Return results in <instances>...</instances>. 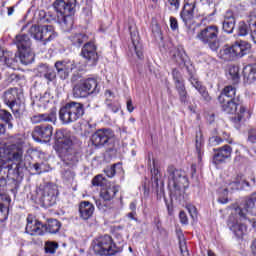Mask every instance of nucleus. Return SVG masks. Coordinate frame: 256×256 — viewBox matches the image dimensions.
Returning <instances> with one entry per match:
<instances>
[{
    "label": "nucleus",
    "mask_w": 256,
    "mask_h": 256,
    "mask_svg": "<svg viewBox=\"0 0 256 256\" xmlns=\"http://www.w3.org/2000/svg\"><path fill=\"white\" fill-rule=\"evenodd\" d=\"M9 159L12 161V164L7 166L3 165V160H0V173L3 169H8V171L13 170L18 177H21L25 171H27V162L23 158V144H12L9 146ZM7 184V180L3 176H0V187H3Z\"/></svg>",
    "instance_id": "obj_1"
},
{
    "label": "nucleus",
    "mask_w": 256,
    "mask_h": 256,
    "mask_svg": "<svg viewBox=\"0 0 256 256\" xmlns=\"http://www.w3.org/2000/svg\"><path fill=\"white\" fill-rule=\"evenodd\" d=\"M166 176L168 177V187L176 197H181L185 189L189 187V178L185 171L168 166Z\"/></svg>",
    "instance_id": "obj_2"
},
{
    "label": "nucleus",
    "mask_w": 256,
    "mask_h": 256,
    "mask_svg": "<svg viewBox=\"0 0 256 256\" xmlns=\"http://www.w3.org/2000/svg\"><path fill=\"white\" fill-rule=\"evenodd\" d=\"M85 115V106L79 102H68L59 110V119L63 125L75 123Z\"/></svg>",
    "instance_id": "obj_3"
},
{
    "label": "nucleus",
    "mask_w": 256,
    "mask_h": 256,
    "mask_svg": "<svg viewBox=\"0 0 256 256\" xmlns=\"http://www.w3.org/2000/svg\"><path fill=\"white\" fill-rule=\"evenodd\" d=\"M251 51V45L246 41H236L232 46L225 45L220 49L218 57L223 61H235L237 57H244Z\"/></svg>",
    "instance_id": "obj_4"
},
{
    "label": "nucleus",
    "mask_w": 256,
    "mask_h": 256,
    "mask_svg": "<svg viewBox=\"0 0 256 256\" xmlns=\"http://www.w3.org/2000/svg\"><path fill=\"white\" fill-rule=\"evenodd\" d=\"M178 59L182 61L184 67H186L187 73L189 75V81L192 85V87L195 88L196 91L200 93L202 98L209 102L211 101V96H209V92H207V88L203 86L201 81H199V78H197V75L195 74V66L191 64V61L187 58V54H178Z\"/></svg>",
    "instance_id": "obj_5"
},
{
    "label": "nucleus",
    "mask_w": 256,
    "mask_h": 256,
    "mask_svg": "<svg viewBox=\"0 0 256 256\" xmlns=\"http://www.w3.org/2000/svg\"><path fill=\"white\" fill-rule=\"evenodd\" d=\"M93 250L96 255L113 256L123 251L122 247H118L113 238L109 235L99 237L94 241Z\"/></svg>",
    "instance_id": "obj_6"
},
{
    "label": "nucleus",
    "mask_w": 256,
    "mask_h": 256,
    "mask_svg": "<svg viewBox=\"0 0 256 256\" xmlns=\"http://www.w3.org/2000/svg\"><path fill=\"white\" fill-rule=\"evenodd\" d=\"M29 34L35 41H40L43 45H47L50 41H55L58 35L52 25H32L29 29Z\"/></svg>",
    "instance_id": "obj_7"
},
{
    "label": "nucleus",
    "mask_w": 256,
    "mask_h": 256,
    "mask_svg": "<svg viewBox=\"0 0 256 256\" xmlns=\"http://www.w3.org/2000/svg\"><path fill=\"white\" fill-rule=\"evenodd\" d=\"M197 39L207 45L211 51L219 49V28L217 26H208L197 34Z\"/></svg>",
    "instance_id": "obj_8"
},
{
    "label": "nucleus",
    "mask_w": 256,
    "mask_h": 256,
    "mask_svg": "<svg viewBox=\"0 0 256 256\" xmlns=\"http://www.w3.org/2000/svg\"><path fill=\"white\" fill-rule=\"evenodd\" d=\"M220 104L224 113H228L230 115L235 114V116L231 118L233 123H241V120L245 115V107L241 105V100L229 99L224 100V102H220Z\"/></svg>",
    "instance_id": "obj_9"
},
{
    "label": "nucleus",
    "mask_w": 256,
    "mask_h": 256,
    "mask_svg": "<svg viewBox=\"0 0 256 256\" xmlns=\"http://www.w3.org/2000/svg\"><path fill=\"white\" fill-rule=\"evenodd\" d=\"M57 195H59L57 185L47 183L44 188L38 192V199L44 207H53V205L57 203Z\"/></svg>",
    "instance_id": "obj_10"
},
{
    "label": "nucleus",
    "mask_w": 256,
    "mask_h": 256,
    "mask_svg": "<svg viewBox=\"0 0 256 256\" xmlns=\"http://www.w3.org/2000/svg\"><path fill=\"white\" fill-rule=\"evenodd\" d=\"M234 213L244 221L247 220V215L256 217V196L246 198L239 206L234 208Z\"/></svg>",
    "instance_id": "obj_11"
},
{
    "label": "nucleus",
    "mask_w": 256,
    "mask_h": 256,
    "mask_svg": "<svg viewBox=\"0 0 256 256\" xmlns=\"http://www.w3.org/2000/svg\"><path fill=\"white\" fill-rule=\"evenodd\" d=\"M115 134L111 129H99L97 130L91 137L92 145L95 147H105V145H109Z\"/></svg>",
    "instance_id": "obj_12"
},
{
    "label": "nucleus",
    "mask_w": 256,
    "mask_h": 256,
    "mask_svg": "<svg viewBox=\"0 0 256 256\" xmlns=\"http://www.w3.org/2000/svg\"><path fill=\"white\" fill-rule=\"evenodd\" d=\"M32 137L38 143H49L53 137V126L51 124L36 126L32 132Z\"/></svg>",
    "instance_id": "obj_13"
},
{
    "label": "nucleus",
    "mask_w": 256,
    "mask_h": 256,
    "mask_svg": "<svg viewBox=\"0 0 256 256\" xmlns=\"http://www.w3.org/2000/svg\"><path fill=\"white\" fill-rule=\"evenodd\" d=\"M81 55L85 58L88 67H95L99 61V54H97V46L94 43H86L81 51Z\"/></svg>",
    "instance_id": "obj_14"
},
{
    "label": "nucleus",
    "mask_w": 256,
    "mask_h": 256,
    "mask_svg": "<svg viewBox=\"0 0 256 256\" xmlns=\"http://www.w3.org/2000/svg\"><path fill=\"white\" fill-rule=\"evenodd\" d=\"M172 77L174 79V83L176 85L177 92L180 97L181 103L187 105L189 103V95H187V90L185 89V83L183 81V76L181 72L177 69L172 70Z\"/></svg>",
    "instance_id": "obj_15"
},
{
    "label": "nucleus",
    "mask_w": 256,
    "mask_h": 256,
    "mask_svg": "<svg viewBox=\"0 0 256 256\" xmlns=\"http://www.w3.org/2000/svg\"><path fill=\"white\" fill-rule=\"evenodd\" d=\"M4 103H6L14 113H19V105L21 99L19 98V89L10 88L4 93Z\"/></svg>",
    "instance_id": "obj_16"
},
{
    "label": "nucleus",
    "mask_w": 256,
    "mask_h": 256,
    "mask_svg": "<svg viewBox=\"0 0 256 256\" xmlns=\"http://www.w3.org/2000/svg\"><path fill=\"white\" fill-rule=\"evenodd\" d=\"M77 0H56L53 7L60 15H75Z\"/></svg>",
    "instance_id": "obj_17"
},
{
    "label": "nucleus",
    "mask_w": 256,
    "mask_h": 256,
    "mask_svg": "<svg viewBox=\"0 0 256 256\" xmlns=\"http://www.w3.org/2000/svg\"><path fill=\"white\" fill-rule=\"evenodd\" d=\"M196 5L197 0H184V7L180 13V16L186 27H189L193 22Z\"/></svg>",
    "instance_id": "obj_18"
},
{
    "label": "nucleus",
    "mask_w": 256,
    "mask_h": 256,
    "mask_svg": "<svg viewBox=\"0 0 256 256\" xmlns=\"http://www.w3.org/2000/svg\"><path fill=\"white\" fill-rule=\"evenodd\" d=\"M54 67L57 71V75L62 81L69 78V74L75 69V62L70 60H59L56 61Z\"/></svg>",
    "instance_id": "obj_19"
},
{
    "label": "nucleus",
    "mask_w": 256,
    "mask_h": 256,
    "mask_svg": "<svg viewBox=\"0 0 256 256\" xmlns=\"http://www.w3.org/2000/svg\"><path fill=\"white\" fill-rule=\"evenodd\" d=\"M55 143L59 149L62 151L71 150V145H73V140L71 136L65 130H57L54 136Z\"/></svg>",
    "instance_id": "obj_20"
},
{
    "label": "nucleus",
    "mask_w": 256,
    "mask_h": 256,
    "mask_svg": "<svg viewBox=\"0 0 256 256\" xmlns=\"http://www.w3.org/2000/svg\"><path fill=\"white\" fill-rule=\"evenodd\" d=\"M45 224L41 223V221L37 219H33V217L28 216L27 225H26V233L33 237H37L40 235H45Z\"/></svg>",
    "instance_id": "obj_21"
},
{
    "label": "nucleus",
    "mask_w": 256,
    "mask_h": 256,
    "mask_svg": "<svg viewBox=\"0 0 256 256\" xmlns=\"http://www.w3.org/2000/svg\"><path fill=\"white\" fill-rule=\"evenodd\" d=\"M228 227L238 239L243 238V235L247 233V225L239 222L234 215L229 216Z\"/></svg>",
    "instance_id": "obj_22"
},
{
    "label": "nucleus",
    "mask_w": 256,
    "mask_h": 256,
    "mask_svg": "<svg viewBox=\"0 0 256 256\" xmlns=\"http://www.w3.org/2000/svg\"><path fill=\"white\" fill-rule=\"evenodd\" d=\"M251 33V38L256 44V20L254 22H249V24L245 23L244 21L239 22L238 24V36L239 37H246Z\"/></svg>",
    "instance_id": "obj_23"
},
{
    "label": "nucleus",
    "mask_w": 256,
    "mask_h": 256,
    "mask_svg": "<svg viewBox=\"0 0 256 256\" xmlns=\"http://www.w3.org/2000/svg\"><path fill=\"white\" fill-rule=\"evenodd\" d=\"M217 151L213 156V163L215 165H221V163H225L226 159L231 158V153H233V148L229 145H224L223 147L218 148Z\"/></svg>",
    "instance_id": "obj_24"
},
{
    "label": "nucleus",
    "mask_w": 256,
    "mask_h": 256,
    "mask_svg": "<svg viewBox=\"0 0 256 256\" xmlns=\"http://www.w3.org/2000/svg\"><path fill=\"white\" fill-rule=\"evenodd\" d=\"M153 167V170H151L152 187H155L156 189L157 199H163L165 195V190L163 189V182H160L159 185V179H161V174L159 173V169L155 168V161H153Z\"/></svg>",
    "instance_id": "obj_25"
},
{
    "label": "nucleus",
    "mask_w": 256,
    "mask_h": 256,
    "mask_svg": "<svg viewBox=\"0 0 256 256\" xmlns=\"http://www.w3.org/2000/svg\"><path fill=\"white\" fill-rule=\"evenodd\" d=\"M117 193H119V186L108 183L101 188L100 199H103V201H111L115 199Z\"/></svg>",
    "instance_id": "obj_26"
},
{
    "label": "nucleus",
    "mask_w": 256,
    "mask_h": 256,
    "mask_svg": "<svg viewBox=\"0 0 256 256\" xmlns=\"http://www.w3.org/2000/svg\"><path fill=\"white\" fill-rule=\"evenodd\" d=\"M93 213H95V206L91 204L89 201H82L79 204V215L83 221H87L93 217Z\"/></svg>",
    "instance_id": "obj_27"
},
{
    "label": "nucleus",
    "mask_w": 256,
    "mask_h": 256,
    "mask_svg": "<svg viewBox=\"0 0 256 256\" xmlns=\"http://www.w3.org/2000/svg\"><path fill=\"white\" fill-rule=\"evenodd\" d=\"M232 99L233 101H241L239 95H237V88L234 86H226L218 97L219 103L225 102V100Z\"/></svg>",
    "instance_id": "obj_28"
},
{
    "label": "nucleus",
    "mask_w": 256,
    "mask_h": 256,
    "mask_svg": "<svg viewBox=\"0 0 256 256\" xmlns=\"http://www.w3.org/2000/svg\"><path fill=\"white\" fill-rule=\"evenodd\" d=\"M249 187V182L243 179V174H238L231 182L228 184V187L224 189L225 193L229 191H239L243 187Z\"/></svg>",
    "instance_id": "obj_29"
},
{
    "label": "nucleus",
    "mask_w": 256,
    "mask_h": 256,
    "mask_svg": "<svg viewBox=\"0 0 256 256\" xmlns=\"http://www.w3.org/2000/svg\"><path fill=\"white\" fill-rule=\"evenodd\" d=\"M14 45H16L18 51H23L25 49H31V38L27 34H19L13 40Z\"/></svg>",
    "instance_id": "obj_30"
},
{
    "label": "nucleus",
    "mask_w": 256,
    "mask_h": 256,
    "mask_svg": "<svg viewBox=\"0 0 256 256\" xmlns=\"http://www.w3.org/2000/svg\"><path fill=\"white\" fill-rule=\"evenodd\" d=\"M55 113H49V114H35L32 117H30L31 123L33 125H37L39 123H53L55 121Z\"/></svg>",
    "instance_id": "obj_31"
},
{
    "label": "nucleus",
    "mask_w": 256,
    "mask_h": 256,
    "mask_svg": "<svg viewBox=\"0 0 256 256\" xmlns=\"http://www.w3.org/2000/svg\"><path fill=\"white\" fill-rule=\"evenodd\" d=\"M18 53H19L18 59L22 63V65H31V63L35 61V54L31 50V48L18 50Z\"/></svg>",
    "instance_id": "obj_32"
},
{
    "label": "nucleus",
    "mask_w": 256,
    "mask_h": 256,
    "mask_svg": "<svg viewBox=\"0 0 256 256\" xmlns=\"http://www.w3.org/2000/svg\"><path fill=\"white\" fill-rule=\"evenodd\" d=\"M38 73H40L41 77L47 79V81H54L57 77V72L53 70V68L49 67L47 64H42L38 68Z\"/></svg>",
    "instance_id": "obj_33"
},
{
    "label": "nucleus",
    "mask_w": 256,
    "mask_h": 256,
    "mask_svg": "<svg viewBox=\"0 0 256 256\" xmlns=\"http://www.w3.org/2000/svg\"><path fill=\"white\" fill-rule=\"evenodd\" d=\"M84 86L86 87V91L88 95H97L99 91H101V87H99V82L95 78H88L83 81Z\"/></svg>",
    "instance_id": "obj_34"
},
{
    "label": "nucleus",
    "mask_w": 256,
    "mask_h": 256,
    "mask_svg": "<svg viewBox=\"0 0 256 256\" xmlns=\"http://www.w3.org/2000/svg\"><path fill=\"white\" fill-rule=\"evenodd\" d=\"M130 37L132 39V45L138 59H143V45L139 42V35L135 31H131V26H129Z\"/></svg>",
    "instance_id": "obj_35"
},
{
    "label": "nucleus",
    "mask_w": 256,
    "mask_h": 256,
    "mask_svg": "<svg viewBox=\"0 0 256 256\" xmlns=\"http://www.w3.org/2000/svg\"><path fill=\"white\" fill-rule=\"evenodd\" d=\"M72 95L75 97V99H83L85 97H89V92H87V88L84 82H80L74 85Z\"/></svg>",
    "instance_id": "obj_36"
},
{
    "label": "nucleus",
    "mask_w": 256,
    "mask_h": 256,
    "mask_svg": "<svg viewBox=\"0 0 256 256\" xmlns=\"http://www.w3.org/2000/svg\"><path fill=\"white\" fill-rule=\"evenodd\" d=\"M61 229V222L57 219H49L47 224H44V230L46 233H51L52 235H55L56 233H59V230Z\"/></svg>",
    "instance_id": "obj_37"
},
{
    "label": "nucleus",
    "mask_w": 256,
    "mask_h": 256,
    "mask_svg": "<svg viewBox=\"0 0 256 256\" xmlns=\"http://www.w3.org/2000/svg\"><path fill=\"white\" fill-rule=\"evenodd\" d=\"M18 59L17 54L6 51L2 56V64L7 65V67H15V63H17Z\"/></svg>",
    "instance_id": "obj_38"
},
{
    "label": "nucleus",
    "mask_w": 256,
    "mask_h": 256,
    "mask_svg": "<svg viewBox=\"0 0 256 256\" xmlns=\"http://www.w3.org/2000/svg\"><path fill=\"white\" fill-rule=\"evenodd\" d=\"M243 76L249 83L256 80V65H248L243 69Z\"/></svg>",
    "instance_id": "obj_39"
},
{
    "label": "nucleus",
    "mask_w": 256,
    "mask_h": 256,
    "mask_svg": "<svg viewBox=\"0 0 256 256\" xmlns=\"http://www.w3.org/2000/svg\"><path fill=\"white\" fill-rule=\"evenodd\" d=\"M73 14H62L61 27L64 31H71L73 29Z\"/></svg>",
    "instance_id": "obj_40"
},
{
    "label": "nucleus",
    "mask_w": 256,
    "mask_h": 256,
    "mask_svg": "<svg viewBox=\"0 0 256 256\" xmlns=\"http://www.w3.org/2000/svg\"><path fill=\"white\" fill-rule=\"evenodd\" d=\"M88 39L89 37H87V35L83 33L72 34L70 36V41L75 47H81V45H83V43H85V41H87Z\"/></svg>",
    "instance_id": "obj_41"
},
{
    "label": "nucleus",
    "mask_w": 256,
    "mask_h": 256,
    "mask_svg": "<svg viewBox=\"0 0 256 256\" xmlns=\"http://www.w3.org/2000/svg\"><path fill=\"white\" fill-rule=\"evenodd\" d=\"M228 79H231L234 85H237L239 83V66L232 65L228 69Z\"/></svg>",
    "instance_id": "obj_42"
},
{
    "label": "nucleus",
    "mask_w": 256,
    "mask_h": 256,
    "mask_svg": "<svg viewBox=\"0 0 256 256\" xmlns=\"http://www.w3.org/2000/svg\"><path fill=\"white\" fill-rule=\"evenodd\" d=\"M235 29V17L233 16H228L224 19V22H223V31L225 33H233Z\"/></svg>",
    "instance_id": "obj_43"
},
{
    "label": "nucleus",
    "mask_w": 256,
    "mask_h": 256,
    "mask_svg": "<svg viewBox=\"0 0 256 256\" xmlns=\"http://www.w3.org/2000/svg\"><path fill=\"white\" fill-rule=\"evenodd\" d=\"M196 153L198 155V160L201 161V157L203 156V145L205 141L203 140V135L201 133L196 134Z\"/></svg>",
    "instance_id": "obj_44"
},
{
    "label": "nucleus",
    "mask_w": 256,
    "mask_h": 256,
    "mask_svg": "<svg viewBox=\"0 0 256 256\" xmlns=\"http://www.w3.org/2000/svg\"><path fill=\"white\" fill-rule=\"evenodd\" d=\"M0 119L4 121V123L8 124V129H13V115L9 113L7 110H0Z\"/></svg>",
    "instance_id": "obj_45"
},
{
    "label": "nucleus",
    "mask_w": 256,
    "mask_h": 256,
    "mask_svg": "<svg viewBox=\"0 0 256 256\" xmlns=\"http://www.w3.org/2000/svg\"><path fill=\"white\" fill-rule=\"evenodd\" d=\"M152 34L156 41H163V33L161 32V27L157 23V21H153L151 25Z\"/></svg>",
    "instance_id": "obj_46"
},
{
    "label": "nucleus",
    "mask_w": 256,
    "mask_h": 256,
    "mask_svg": "<svg viewBox=\"0 0 256 256\" xmlns=\"http://www.w3.org/2000/svg\"><path fill=\"white\" fill-rule=\"evenodd\" d=\"M62 152L64 153V159L65 161H68V165H75V163H77L79 160L77 159V156H75V154H73V149H71L69 151L66 150H62Z\"/></svg>",
    "instance_id": "obj_47"
},
{
    "label": "nucleus",
    "mask_w": 256,
    "mask_h": 256,
    "mask_svg": "<svg viewBox=\"0 0 256 256\" xmlns=\"http://www.w3.org/2000/svg\"><path fill=\"white\" fill-rule=\"evenodd\" d=\"M106 108L112 113H118L119 109H121V105L117 102H112L111 99H106Z\"/></svg>",
    "instance_id": "obj_48"
},
{
    "label": "nucleus",
    "mask_w": 256,
    "mask_h": 256,
    "mask_svg": "<svg viewBox=\"0 0 256 256\" xmlns=\"http://www.w3.org/2000/svg\"><path fill=\"white\" fill-rule=\"evenodd\" d=\"M57 249H59V244L57 242L48 241L45 243V253H50V255H53Z\"/></svg>",
    "instance_id": "obj_49"
},
{
    "label": "nucleus",
    "mask_w": 256,
    "mask_h": 256,
    "mask_svg": "<svg viewBox=\"0 0 256 256\" xmlns=\"http://www.w3.org/2000/svg\"><path fill=\"white\" fill-rule=\"evenodd\" d=\"M106 181L107 180L105 179V177H103V175L99 174L92 179V185L94 187H105Z\"/></svg>",
    "instance_id": "obj_50"
},
{
    "label": "nucleus",
    "mask_w": 256,
    "mask_h": 256,
    "mask_svg": "<svg viewBox=\"0 0 256 256\" xmlns=\"http://www.w3.org/2000/svg\"><path fill=\"white\" fill-rule=\"evenodd\" d=\"M62 177L65 181H73L75 179V172L71 171L70 169L64 170L62 172Z\"/></svg>",
    "instance_id": "obj_51"
},
{
    "label": "nucleus",
    "mask_w": 256,
    "mask_h": 256,
    "mask_svg": "<svg viewBox=\"0 0 256 256\" xmlns=\"http://www.w3.org/2000/svg\"><path fill=\"white\" fill-rule=\"evenodd\" d=\"M221 143H223V138L219 136H212L209 138V145H211V147H217V145H221Z\"/></svg>",
    "instance_id": "obj_52"
},
{
    "label": "nucleus",
    "mask_w": 256,
    "mask_h": 256,
    "mask_svg": "<svg viewBox=\"0 0 256 256\" xmlns=\"http://www.w3.org/2000/svg\"><path fill=\"white\" fill-rule=\"evenodd\" d=\"M19 80H21V75L15 73L9 74L7 77L9 83H17Z\"/></svg>",
    "instance_id": "obj_53"
},
{
    "label": "nucleus",
    "mask_w": 256,
    "mask_h": 256,
    "mask_svg": "<svg viewBox=\"0 0 256 256\" xmlns=\"http://www.w3.org/2000/svg\"><path fill=\"white\" fill-rule=\"evenodd\" d=\"M179 219L182 225H189V218L187 217V213H185V211H180Z\"/></svg>",
    "instance_id": "obj_54"
},
{
    "label": "nucleus",
    "mask_w": 256,
    "mask_h": 256,
    "mask_svg": "<svg viewBox=\"0 0 256 256\" xmlns=\"http://www.w3.org/2000/svg\"><path fill=\"white\" fill-rule=\"evenodd\" d=\"M170 27L172 31H177V29H179V23L177 22V18L173 16L170 17Z\"/></svg>",
    "instance_id": "obj_55"
},
{
    "label": "nucleus",
    "mask_w": 256,
    "mask_h": 256,
    "mask_svg": "<svg viewBox=\"0 0 256 256\" xmlns=\"http://www.w3.org/2000/svg\"><path fill=\"white\" fill-rule=\"evenodd\" d=\"M188 213L190 214V217H192V219H195V217H197V208H195V206L193 205H188L187 207Z\"/></svg>",
    "instance_id": "obj_56"
},
{
    "label": "nucleus",
    "mask_w": 256,
    "mask_h": 256,
    "mask_svg": "<svg viewBox=\"0 0 256 256\" xmlns=\"http://www.w3.org/2000/svg\"><path fill=\"white\" fill-rule=\"evenodd\" d=\"M248 141H250V143H256V129H251L248 132Z\"/></svg>",
    "instance_id": "obj_57"
},
{
    "label": "nucleus",
    "mask_w": 256,
    "mask_h": 256,
    "mask_svg": "<svg viewBox=\"0 0 256 256\" xmlns=\"http://www.w3.org/2000/svg\"><path fill=\"white\" fill-rule=\"evenodd\" d=\"M33 169L36 171L37 175H41L45 170H43V164L35 163L33 164Z\"/></svg>",
    "instance_id": "obj_58"
},
{
    "label": "nucleus",
    "mask_w": 256,
    "mask_h": 256,
    "mask_svg": "<svg viewBox=\"0 0 256 256\" xmlns=\"http://www.w3.org/2000/svg\"><path fill=\"white\" fill-rule=\"evenodd\" d=\"M105 200H101V199H96L95 200V203H96V207L98 208V209H105V207H107V204H105Z\"/></svg>",
    "instance_id": "obj_59"
},
{
    "label": "nucleus",
    "mask_w": 256,
    "mask_h": 256,
    "mask_svg": "<svg viewBox=\"0 0 256 256\" xmlns=\"http://www.w3.org/2000/svg\"><path fill=\"white\" fill-rule=\"evenodd\" d=\"M126 107H127V111H129V113H133V111H135V107L133 106V100L128 99L127 103H126Z\"/></svg>",
    "instance_id": "obj_60"
},
{
    "label": "nucleus",
    "mask_w": 256,
    "mask_h": 256,
    "mask_svg": "<svg viewBox=\"0 0 256 256\" xmlns=\"http://www.w3.org/2000/svg\"><path fill=\"white\" fill-rule=\"evenodd\" d=\"M168 3H170L171 7H174L176 11L179 9V0H168Z\"/></svg>",
    "instance_id": "obj_61"
},
{
    "label": "nucleus",
    "mask_w": 256,
    "mask_h": 256,
    "mask_svg": "<svg viewBox=\"0 0 256 256\" xmlns=\"http://www.w3.org/2000/svg\"><path fill=\"white\" fill-rule=\"evenodd\" d=\"M202 5H208V7H215L213 0H200Z\"/></svg>",
    "instance_id": "obj_62"
},
{
    "label": "nucleus",
    "mask_w": 256,
    "mask_h": 256,
    "mask_svg": "<svg viewBox=\"0 0 256 256\" xmlns=\"http://www.w3.org/2000/svg\"><path fill=\"white\" fill-rule=\"evenodd\" d=\"M105 96H106V99H111L115 97V94H113V92L111 90H106L105 92Z\"/></svg>",
    "instance_id": "obj_63"
},
{
    "label": "nucleus",
    "mask_w": 256,
    "mask_h": 256,
    "mask_svg": "<svg viewBox=\"0 0 256 256\" xmlns=\"http://www.w3.org/2000/svg\"><path fill=\"white\" fill-rule=\"evenodd\" d=\"M106 173L108 177H113L115 175V167H111Z\"/></svg>",
    "instance_id": "obj_64"
}]
</instances>
